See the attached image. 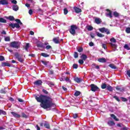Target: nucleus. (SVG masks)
Returning <instances> with one entry per match:
<instances>
[{"instance_id": "nucleus-1", "label": "nucleus", "mask_w": 130, "mask_h": 130, "mask_svg": "<svg viewBox=\"0 0 130 130\" xmlns=\"http://www.w3.org/2000/svg\"><path fill=\"white\" fill-rule=\"evenodd\" d=\"M35 99L38 102H40L41 103V106L42 108L44 109H47V108H50L53 105L52 100L48 96H45L43 94L35 95Z\"/></svg>"}, {"instance_id": "nucleus-2", "label": "nucleus", "mask_w": 130, "mask_h": 130, "mask_svg": "<svg viewBox=\"0 0 130 130\" xmlns=\"http://www.w3.org/2000/svg\"><path fill=\"white\" fill-rule=\"evenodd\" d=\"M20 45H21V43L19 42L14 41L10 44V47L12 48H16V49H19L20 48Z\"/></svg>"}, {"instance_id": "nucleus-3", "label": "nucleus", "mask_w": 130, "mask_h": 130, "mask_svg": "<svg viewBox=\"0 0 130 130\" xmlns=\"http://www.w3.org/2000/svg\"><path fill=\"white\" fill-rule=\"evenodd\" d=\"M78 28L77 27V26L76 25H71V28L70 29V32L72 35H73V36H75L76 35V30H77Z\"/></svg>"}, {"instance_id": "nucleus-4", "label": "nucleus", "mask_w": 130, "mask_h": 130, "mask_svg": "<svg viewBox=\"0 0 130 130\" xmlns=\"http://www.w3.org/2000/svg\"><path fill=\"white\" fill-rule=\"evenodd\" d=\"M14 55L16 58H17V60H18V61H19L20 62H23V61H24V58L20 55V54H19V53H15Z\"/></svg>"}, {"instance_id": "nucleus-5", "label": "nucleus", "mask_w": 130, "mask_h": 130, "mask_svg": "<svg viewBox=\"0 0 130 130\" xmlns=\"http://www.w3.org/2000/svg\"><path fill=\"white\" fill-rule=\"evenodd\" d=\"M99 31H100V32H102V33H106L107 35L110 34L109 29L105 27H102V28H99Z\"/></svg>"}, {"instance_id": "nucleus-6", "label": "nucleus", "mask_w": 130, "mask_h": 130, "mask_svg": "<svg viewBox=\"0 0 130 130\" xmlns=\"http://www.w3.org/2000/svg\"><path fill=\"white\" fill-rule=\"evenodd\" d=\"M91 91L92 92H96V91H98L99 90V88L94 84H91Z\"/></svg>"}, {"instance_id": "nucleus-7", "label": "nucleus", "mask_w": 130, "mask_h": 130, "mask_svg": "<svg viewBox=\"0 0 130 130\" xmlns=\"http://www.w3.org/2000/svg\"><path fill=\"white\" fill-rule=\"evenodd\" d=\"M9 4V2L8 0H1L0 1V5H2L3 6H6Z\"/></svg>"}, {"instance_id": "nucleus-8", "label": "nucleus", "mask_w": 130, "mask_h": 130, "mask_svg": "<svg viewBox=\"0 0 130 130\" xmlns=\"http://www.w3.org/2000/svg\"><path fill=\"white\" fill-rule=\"evenodd\" d=\"M48 43L46 42L44 44L43 43H40L37 45L38 47H41V48H44L45 47V45H48Z\"/></svg>"}, {"instance_id": "nucleus-9", "label": "nucleus", "mask_w": 130, "mask_h": 130, "mask_svg": "<svg viewBox=\"0 0 130 130\" xmlns=\"http://www.w3.org/2000/svg\"><path fill=\"white\" fill-rule=\"evenodd\" d=\"M11 114H12V115L16 118H20V117H21V115H20L18 114H17V113H15L14 112H12Z\"/></svg>"}, {"instance_id": "nucleus-10", "label": "nucleus", "mask_w": 130, "mask_h": 130, "mask_svg": "<svg viewBox=\"0 0 130 130\" xmlns=\"http://www.w3.org/2000/svg\"><path fill=\"white\" fill-rule=\"evenodd\" d=\"M74 10H75V12L77 14H79V13H81V12H82V9L78 8V7H74Z\"/></svg>"}, {"instance_id": "nucleus-11", "label": "nucleus", "mask_w": 130, "mask_h": 130, "mask_svg": "<svg viewBox=\"0 0 130 130\" xmlns=\"http://www.w3.org/2000/svg\"><path fill=\"white\" fill-rule=\"evenodd\" d=\"M34 84L36 86H40L42 85V81L41 80H37L34 82Z\"/></svg>"}, {"instance_id": "nucleus-12", "label": "nucleus", "mask_w": 130, "mask_h": 130, "mask_svg": "<svg viewBox=\"0 0 130 130\" xmlns=\"http://www.w3.org/2000/svg\"><path fill=\"white\" fill-rule=\"evenodd\" d=\"M106 15L107 17H109V18H112V15L111 14V11L109 10H107V12L106 13Z\"/></svg>"}, {"instance_id": "nucleus-13", "label": "nucleus", "mask_w": 130, "mask_h": 130, "mask_svg": "<svg viewBox=\"0 0 130 130\" xmlns=\"http://www.w3.org/2000/svg\"><path fill=\"white\" fill-rule=\"evenodd\" d=\"M53 41L56 44H58L59 43V39L58 37L54 38L53 39Z\"/></svg>"}, {"instance_id": "nucleus-14", "label": "nucleus", "mask_w": 130, "mask_h": 130, "mask_svg": "<svg viewBox=\"0 0 130 130\" xmlns=\"http://www.w3.org/2000/svg\"><path fill=\"white\" fill-rule=\"evenodd\" d=\"M74 81L76 82V83H79L82 82V81H83V79L80 78L76 77L74 79Z\"/></svg>"}, {"instance_id": "nucleus-15", "label": "nucleus", "mask_w": 130, "mask_h": 130, "mask_svg": "<svg viewBox=\"0 0 130 130\" xmlns=\"http://www.w3.org/2000/svg\"><path fill=\"white\" fill-rule=\"evenodd\" d=\"M102 22V21L101 20V19H100L99 18H96L95 19V23H96V24H99Z\"/></svg>"}, {"instance_id": "nucleus-16", "label": "nucleus", "mask_w": 130, "mask_h": 130, "mask_svg": "<svg viewBox=\"0 0 130 130\" xmlns=\"http://www.w3.org/2000/svg\"><path fill=\"white\" fill-rule=\"evenodd\" d=\"M12 9L13 11L17 12V11L19 10V6H18L17 5H14L12 7Z\"/></svg>"}, {"instance_id": "nucleus-17", "label": "nucleus", "mask_w": 130, "mask_h": 130, "mask_svg": "<svg viewBox=\"0 0 130 130\" xmlns=\"http://www.w3.org/2000/svg\"><path fill=\"white\" fill-rule=\"evenodd\" d=\"M98 60L99 62H106V59L105 58H101L98 59Z\"/></svg>"}, {"instance_id": "nucleus-18", "label": "nucleus", "mask_w": 130, "mask_h": 130, "mask_svg": "<svg viewBox=\"0 0 130 130\" xmlns=\"http://www.w3.org/2000/svg\"><path fill=\"white\" fill-rule=\"evenodd\" d=\"M124 48L127 50H130V44H125L124 46Z\"/></svg>"}, {"instance_id": "nucleus-19", "label": "nucleus", "mask_w": 130, "mask_h": 130, "mask_svg": "<svg viewBox=\"0 0 130 130\" xmlns=\"http://www.w3.org/2000/svg\"><path fill=\"white\" fill-rule=\"evenodd\" d=\"M109 67L111 68V69H112L113 70H116V69H117V67H116V66H115V65L113 64H110L109 65Z\"/></svg>"}, {"instance_id": "nucleus-20", "label": "nucleus", "mask_w": 130, "mask_h": 130, "mask_svg": "<svg viewBox=\"0 0 130 130\" xmlns=\"http://www.w3.org/2000/svg\"><path fill=\"white\" fill-rule=\"evenodd\" d=\"M108 124L110 126H112V125H115V123H114V122H113V121H109V122H108Z\"/></svg>"}, {"instance_id": "nucleus-21", "label": "nucleus", "mask_w": 130, "mask_h": 130, "mask_svg": "<svg viewBox=\"0 0 130 130\" xmlns=\"http://www.w3.org/2000/svg\"><path fill=\"white\" fill-rule=\"evenodd\" d=\"M96 34L98 37L102 38V37H104L105 36L104 35H103L102 34H100L99 32H96Z\"/></svg>"}, {"instance_id": "nucleus-22", "label": "nucleus", "mask_w": 130, "mask_h": 130, "mask_svg": "<svg viewBox=\"0 0 130 130\" xmlns=\"http://www.w3.org/2000/svg\"><path fill=\"white\" fill-rule=\"evenodd\" d=\"M29 47H30V44L29 43H26V45L24 47L25 50H26V51H28V49H29Z\"/></svg>"}, {"instance_id": "nucleus-23", "label": "nucleus", "mask_w": 130, "mask_h": 130, "mask_svg": "<svg viewBox=\"0 0 130 130\" xmlns=\"http://www.w3.org/2000/svg\"><path fill=\"white\" fill-rule=\"evenodd\" d=\"M81 59L83 60H86V59H87V55H85V54H83L81 56Z\"/></svg>"}, {"instance_id": "nucleus-24", "label": "nucleus", "mask_w": 130, "mask_h": 130, "mask_svg": "<svg viewBox=\"0 0 130 130\" xmlns=\"http://www.w3.org/2000/svg\"><path fill=\"white\" fill-rule=\"evenodd\" d=\"M0 23H7V20L2 17H0Z\"/></svg>"}, {"instance_id": "nucleus-25", "label": "nucleus", "mask_w": 130, "mask_h": 130, "mask_svg": "<svg viewBox=\"0 0 130 130\" xmlns=\"http://www.w3.org/2000/svg\"><path fill=\"white\" fill-rule=\"evenodd\" d=\"M41 55H42V56H43L44 57H49V55L45 53H42L41 54Z\"/></svg>"}, {"instance_id": "nucleus-26", "label": "nucleus", "mask_w": 130, "mask_h": 130, "mask_svg": "<svg viewBox=\"0 0 130 130\" xmlns=\"http://www.w3.org/2000/svg\"><path fill=\"white\" fill-rule=\"evenodd\" d=\"M111 117H112V118H113V119H115V120H116V121H118V119H117V118L116 117V116H115V115L114 114H111Z\"/></svg>"}, {"instance_id": "nucleus-27", "label": "nucleus", "mask_w": 130, "mask_h": 130, "mask_svg": "<svg viewBox=\"0 0 130 130\" xmlns=\"http://www.w3.org/2000/svg\"><path fill=\"white\" fill-rule=\"evenodd\" d=\"M2 67H11V64L9 63L4 62L2 63Z\"/></svg>"}, {"instance_id": "nucleus-28", "label": "nucleus", "mask_w": 130, "mask_h": 130, "mask_svg": "<svg viewBox=\"0 0 130 130\" xmlns=\"http://www.w3.org/2000/svg\"><path fill=\"white\" fill-rule=\"evenodd\" d=\"M102 89H106L107 88V85L105 83H103L101 85Z\"/></svg>"}, {"instance_id": "nucleus-29", "label": "nucleus", "mask_w": 130, "mask_h": 130, "mask_svg": "<svg viewBox=\"0 0 130 130\" xmlns=\"http://www.w3.org/2000/svg\"><path fill=\"white\" fill-rule=\"evenodd\" d=\"M7 19L8 20H10V21H14L15 20V18H14V16H10L9 17H7Z\"/></svg>"}, {"instance_id": "nucleus-30", "label": "nucleus", "mask_w": 130, "mask_h": 130, "mask_svg": "<svg viewBox=\"0 0 130 130\" xmlns=\"http://www.w3.org/2000/svg\"><path fill=\"white\" fill-rule=\"evenodd\" d=\"M107 89L108 91H112L113 88L112 87L110 86V85H108L107 86Z\"/></svg>"}, {"instance_id": "nucleus-31", "label": "nucleus", "mask_w": 130, "mask_h": 130, "mask_svg": "<svg viewBox=\"0 0 130 130\" xmlns=\"http://www.w3.org/2000/svg\"><path fill=\"white\" fill-rule=\"evenodd\" d=\"M44 126L46 127V128H49L50 126H49V123L47 122H45L44 124Z\"/></svg>"}, {"instance_id": "nucleus-32", "label": "nucleus", "mask_w": 130, "mask_h": 130, "mask_svg": "<svg viewBox=\"0 0 130 130\" xmlns=\"http://www.w3.org/2000/svg\"><path fill=\"white\" fill-rule=\"evenodd\" d=\"M6 89H9L8 88H5L4 89H2L0 92L1 93H2L3 94H6V93H7V90H6Z\"/></svg>"}, {"instance_id": "nucleus-33", "label": "nucleus", "mask_w": 130, "mask_h": 130, "mask_svg": "<svg viewBox=\"0 0 130 130\" xmlns=\"http://www.w3.org/2000/svg\"><path fill=\"white\" fill-rule=\"evenodd\" d=\"M113 15H114V17H115L116 18H117V17H118L119 16V14H118V13H117L116 12H114Z\"/></svg>"}, {"instance_id": "nucleus-34", "label": "nucleus", "mask_w": 130, "mask_h": 130, "mask_svg": "<svg viewBox=\"0 0 130 130\" xmlns=\"http://www.w3.org/2000/svg\"><path fill=\"white\" fill-rule=\"evenodd\" d=\"M125 32L126 33H127V34H129L130 33V27H126L125 29Z\"/></svg>"}, {"instance_id": "nucleus-35", "label": "nucleus", "mask_w": 130, "mask_h": 130, "mask_svg": "<svg viewBox=\"0 0 130 130\" xmlns=\"http://www.w3.org/2000/svg\"><path fill=\"white\" fill-rule=\"evenodd\" d=\"M81 94V92L77 91L76 92H75V96H78L79 95H80V94Z\"/></svg>"}, {"instance_id": "nucleus-36", "label": "nucleus", "mask_w": 130, "mask_h": 130, "mask_svg": "<svg viewBox=\"0 0 130 130\" xmlns=\"http://www.w3.org/2000/svg\"><path fill=\"white\" fill-rule=\"evenodd\" d=\"M47 84L50 86V87H51V86H54V84L50 81H48Z\"/></svg>"}, {"instance_id": "nucleus-37", "label": "nucleus", "mask_w": 130, "mask_h": 130, "mask_svg": "<svg viewBox=\"0 0 130 130\" xmlns=\"http://www.w3.org/2000/svg\"><path fill=\"white\" fill-rule=\"evenodd\" d=\"M1 114H3L4 115H6L7 113L5 111H3V110H0V115Z\"/></svg>"}, {"instance_id": "nucleus-38", "label": "nucleus", "mask_w": 130, "mask_h": 130, "mask_svg": "<svg viewBox=\"0 0 130 130\" xmlns=\"http://www.w3.org/2000/svg\"><path fill=\"white\" fill-rule=\"evenodd\" d=\"M15 22H17V24H20V25H22V22H21V20H20V19H16L15 20Z\"/></svg>"}, {"instance_id": "nucleus-39", "label": "nucleus", "mask_w": 130, "mask_h": 130, "mask_svg": "<svg viewBox=\"0 0 130 130\" xmlns=\"http://www.w3.org/2000/svg\"><path fill=\"white\" fill-rule=\"evenodd\" d=\"M102 46L104 49H107V46L105 44H102Z\"/></svg>"}, {"instance_id": "nucleus-40", "label": "nucleus", "mask_w": 130, "mask_h": 130, "mask_svg": "<svg viewBox=\"0 0 130 130\" xmlns=\"http://www.w3.org/2000/svg\"><path fill=\"white\" fill-rule=\"evenodd\" d=\"M42 63H43V64H44V66H47V64H48L49 63V61H42Z\"/></svg>"}, {"instance_id": "nucleus-41", "label": "nucleus", "mask_w": 130, "mask_h": 130, "mask_svg": "<svg viewBox=\"0 0 130 130\" xmlns=\"http://www.w3.org/2000/svg\"><path fill=\"white\" fill-rule=\"evenodd\" d=\"M20 27V24L18 23H14V28H19Z\"/></svg>"}, {"instance_id": "nucleus-42", "label": "nucleus", "mask_w": 130, "mask_h": 130, "mask_svg": "<svg viewBox=\"0 0 130 130\" xmlns=\"http://www.w3.org/2000/svg\"><path fill=\"white\" fill-rule=\"evenodd\" d=\"M63 11H64V14L65 15H67L68 13H69V11L68 10V9L67 8L64 9Z\"/></svg>"}, {"instance_id": "nucleus-43", "label": "nucleus", "mask_w": 130, "mask_h": 130, "mask_svg": "<svg viewBox=\"0 0 130 130\" xmlns=\"http://www.w3.org/2000/svg\"><path fill=\"white\" fill-rule=\"evenodd\" d=\"M79 56V55L78 54V53L77 52H74V57L75 58H78Z\"/></svg>"}, {"instance_id": "nucleus-44", "label": "nucleus", "mask_w": 130, "mask_h": 130, "mask_svg": "<svg viewBox=\"0 0 130 130\" xmlns=\"http://www.w3.org/2000/svg\"><path fill=\"white\" fill-rule=\"evenodd\" d=\"M110 41L111 42H113V43H115V42H116V40H115V39H114V38H112L110 39Z\"/></svg>"}, {"instance_id": "nucleus-45", "label": "nucleus", "mask_w": 130, "mask_h": 130, "mask_svg": "<svg viewBox=\"0 0 130 130\" xmlns=\"http://www.w3.org/2000/svg\"><path fill=\"white\" fill-rule=\"evenodd\" d=\"M47 46H46V48L47 49H51V48H52V47H51V46L48 45H46Z\"/></svg>"}, {"instance_id": "nucleus-46", "label": "nucleus", "mask_w": 130, "mask_h": 130, "mask_svg": "<svg viewBox=\"0 0 130 130\" xmlns=\"http://www.w3.org/2000/svg\"><path fill=\"white\" fill-rule=\"evenodd\" d=\"M87 30L88 31H92V30H93V27L91 26H89L88 27H87Z\"/></svg>"}, {"instance_id": "nucleus-47", "label": "nucleus", "mask_w": 130, "mask_h": 130, "mask_svg": "<svg viewBox=\"0 0 130 130\" xmlns=\"http://www.w3.org/2000/svg\"><path fill=\"white\" fill-rule=\"evenodd\" d=\"M79 63H80V64H83V63H84V60L79 59Z\"/></svg>"}, {"instance_id": "nucleus-48", "label": "nucleus", "mask_w": 130, "mask_h": 130, "mask_svg": "<svg viewBox=\"0 0 130 130\" xmlns=\"http://www.w3.org/2000/svg\"><path fill=\"white\" fill-rule=\"evenodd\" d=\"M78 52H82V51H83V48L82 47H79L78 49Z\"/></svg>"}, {"instance_id": "nucleus-49", "label": "nucleus", "mask_w": 130, "mask_h": 130, "mask_svg": "<svg viewBox=\"0 0 130 130\" xmlns=\"http://www.w3.org/2000/svg\"><path fill=\"white\" fill-rule=\"evenodd\" d=\"M9 26L14 29L15 28V23H10L9 24Z\"/></svg>"}, {"instance_id": "nucleus-50", "label": "nucleus", "mask_w": 130, "mask_h": 130, "mask_svg": "<svg viewBox=\"0 0 130 130\" xmlns=\"http://www.w3.org/2000/svg\"><path fill=\"white\" fill-rule=\"evenodd\" d=\"M113 98L116 99V100H117V101H118V102H119V101H120V100H119V98H118V96H113Z\"/></svg>"}, {"instance_id": "nucleus-51", "label": "nucleus", "mask_w": 130, "mask_h": 130, "mask_svg": "<svg viewBox=\"0 0 130 130\" xmlns=\"http://www.w3.org/2000/svg\"><path fill=\"white\" fill-rule=\"evenodd\" d=\"M11 3L14 5H17V1L16 0H11Z\"/></svg>"}, {"instance_id": "nucleus-52", "label": "nucleus", "mask_w": 130, "mask_h": 130, "mask_svg": "<svg viewBox=\"0 0 130 130\" xmlns=\"http://www.w3.org/2000/svg\"><path fill=\"white\" fill-rule=\"evenodd\" d=\"M112 47H114V48H116V45L113 43H110Z\"/></svg>"}, {"instance_id": "nucleus-53", "label": "nucleus", "mask_w": 130, "mask_h": 130, "mask_svg": "<svg viewBox=\"0 0 130 130\" xmlns=\"http://www.w3.org/2000/svg\"><path fill=\"white\" fill-rule=\"evenodd\" d=\"M73 67V69H78V64H74Z\"/></svg>"}, {"instance_id": "nucleus-54", "label": "nucleus", "mask_w": 130, "mask_h": 130, "mask_svg": "<svg viewBox=\"0 0 130 130\" xmlns=\"http://www.w3.org/2000/svg\"><path fill=\"white\" fill-rule=\"evenodd\" d=\"M22 116L24 117V118H27V115L25 114L24 113H22Z\"/></svg>"}, {"instance_id": "nucleus-55", "label": "nucleus", "mask_w": 130, "mask_h": 130, "mask_svg": "<svg viewBox=\"0 0 130 130\" xmlns=\"http://www.w3.org/2000/svg\"><path fill=\"white\" fill-rule=\"evenodd\" d=\"M5 41H10V37H7L5 38Z\"/></svg>"}, {"instance_id": "nucleus-56", "label": "nucleus", "mask_w": 130, "mask_h": 130, "mask_svg": "<svg viewBox=\"0 0 130 130\" xmlns=\"http://www.w3.org/2000/svg\"><path fill=\"white\" fill-rule=\"evenodd\" d=\"M28 14H29L30 15L33 14V11H32V9H30L29 10Z\"/></svg>"}, {"instance_id": "nucleus-57", "label": "nucleus", "mask_w": 130, "mask_h": 130, "mask_svg": "<svg viewBox=\"0 0 130 130\" xmlns=\"http://www.w3.org/2000/svg\"><path fill=\"white\" fill-rule=\"evenodd\" d=\"M0 60H1V61L5 60V57H4L3 56H0Z\"/></svg>"}, {"instance_id": "nucleus-58", "label": "nucleus", "mask_w": 130, "mask_h": 130, "mask_svg": "<svg viewBox=\"0 0 130 130\" xmlns=\"http://www.w3.org/2000/svg\"><path fill=\"white\" fill-rule=\"evenodd\" d=\"M122 101L123 102H126V101H127V100L124 98H122Z\"/></svg>"}, {"instance_id": "nucleus-59", "label": "nucleus", "mask_w": 130, "mask_h": 130, "mask_svg": "<svg viewBox=\"0 0 130 130\" xmlns=\"http://www.w3.org/2000/svg\"><path fill=\"white\" fill-rule=\"evenodd\" d=\"M116 90H117V91H121V89L120 88V87H119V86H117L116 87Z\"/></svg>"}, {"instance_id": "nucleus-60", "label": "nucleus", "mask_w": 130, "mask_h": 130, "mask_svg": "<svg viewBox=\"0 0 130 130\" xmlns=\"http://www.w3.org/2000/svg\"><path fill=\"white\" fill-rule=\"evenodd\" d=\"M43 92L44 93V94H48V92H47L45 89H43Z\"/></svg>"}, {"instance_id": "nucleus-61", "label": "nucleus", "mask_w": 130, "mask_h": 130, "mask_svg": "<svg viewBox=\"0 0 130 130\" xmlns=\"http://www.w3.org/2000/svg\"><path fill=\"white\" fill-rule=\"evenodd\" d=\"M89 46H94V43L93 42H90L89 43Z\"/></svg>"}, {"instance_id": "nucleus-62", "label": "nucleus", "mask_w": 130, "mask_h": 130, "mask_svg": "<svg viewBox=\"0 0 130 130\" xmlns=\"http://www.w3.org/2000/svg\"><path fill=\"white\" fill-rule=\"evenodd\" d=\"M77 117H78V115L77 114L73 115V118H77Z\"/></svg>"}, {"instance_id": "nucleus-63", "label": "nucleus", "mask_w": 130, "mask_h": 130, "mask_svg": "<svg viewBox=\"0 0 130 130\" xmlns=\"http://www.w3.org/2000/svg\"><path fill=\"white\" fill-rule=\"evenodd\" d=\"M127 75L130 78V70L127 71Z\"/></svg>"}, {"instance_id": "nucleus-64", "label": "nucleus", "mask_w": 130, "mask_h": 130, "mask_svg": "<svg viewBox=\"0 0 130 130\" xmlns=\"http://www.w3.org/2000/svg\"><path fill=\"white\" fill-rule=\"evenodd\" d=\"M36 127L37 130H40V127H39V126H38V125H37Z\"/></svg>"}]
</instances>
